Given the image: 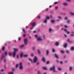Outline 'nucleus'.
Wrapping results in <instances>:
<instances>
[{"instance_id": "obj_39", "label": "nucleus", "mask_w": 74, "mask_h": 74, "mask_svg": "<svg viewBox=\"0 0 74 74\" xmlns=\"http://www.w3.org/2000/svg\"><path fill=\"white\" fill-rule=\"evenodd\" d=\"M21 37H20L18 38V40L19 41H20V40H21Z\"/></svg>"}, {"instance_id": "obj_49", "label": "nucleus", "mask_w": 74, "mask_h": 74, "mask_svg": "<svg viewBox=\"0 0 74 74\" xmlns=\"http://www.w3.org/2000/svg\"><path fill=\"white\" fill-rule=\"evenodd\" d=\"M35 37H38V36L36 35H35Z\"/></svg>"}, {"instance_id": "obj_60", "label": "nucleus", "mask_w": 74, "mask_h": 74, "mask_svg": "<svg viewBox=\"0 0 74 74\" xmlns=\"http://www.w3.org/2000/svg\"><path fill=\"white\" fill-rule=\"evenodd\" d=\"M49 63V61H47V62H46L47 64H48V63Z\"/></svg>"}, {"instance_id": "obj_12", "label": "nucleus", "mask_w": 74, "mask_h": 74, "mask_svg": "<svg viewBox=\"0 0 74 74\" xmlns=\"http://www.w3.org/2000/svg\"><path fill=\"white\" fill-rule=\"evenodd\" d=\"M14 52H17V51H18V49H15L14 48Z\"/></svg>"}, {"instance_id": "obj_32", "label": "nucleus", "mask_w": 74, "mask_h": 74, "mask_svg": "<svg viewBox=\"0 0 74 74\" xmlns=\"http://www.w3.org/2000/svg\"><path fill=\"white\" fill-rule=\"evenodd\" d=\"M72 67H70L69 68V70L70 71H71V70H72Z\"/></svg>"}, {"instance_id": "obj_55", "label": "nucleus", "mask_w": 74, "mask_h": 74, "mask_svg": "<svg viewBox=\"0 0 74 74\" xmlns=\"http://www.w3.org/2000/svg\"><path fill=\"white\" fill-rule=\"evenodd\" d=\"M56 21L57 22L58 21H59V19H58L56 20Z\"/></svg>"}, {"instance_id": "obj_2", "label": "nucleus", "mask_w": 74, "mask_h": 74, "mask_svg": "<svg viewBox=\"0 0 74 74\" xmlns=\"http://www.w3.org/2000/svg\"><path fill=\"white\" fill-rule=\"evenodd\" d=\"M19 66V69H20V70H22V69H23V66L22 65V62H20Z\"/></svg>"}, {"instance_id": "obj_44", "label": "nucleus", "mask_w": 74, "mask_h": 74, "mask_svg": "<svg viewBox=\"0 0 74 74\" xmlns=\"http://www.w3.org/2000/svg\"><path fill=\"white\" fill-rule=\"evenodd\" d=\"M58 8V7H55V10H57V9Z\"/></svg>"}, {"instance_id": "obj_24", "label": "nucleus", "mask_w": 74, "mask_h": 74, "mask_svg": "<svg viewBox=\"0 0 74 74\" xmlns=\"http://www.w3.org/2000/svg\"><path fill=\"white\" fill-rule=\"evenodd\" d=\"M55 56L56 58H57V59L58 58V56H57L56 54L55 55Z\"/></svg>"}, {"instance_id": "obj_57", "label": "nucleus", "mask_w": 74, "mask_h": 74, "mask_svg": "<svg viewBox=\"0 0 74 74\" xmlns=\"http://www.w3.org/2000/svg\"><path fill=\"white\" fill-rule=\"evenodd\" d=\"M43 38H44V39H45V35H43Z\"/></svg>"}, {"instance_id": "obj_16", "label": "nucleus", "mask_w": 74, "mask_h": 74, "mask_svg": "<svg viewBox=\"0 0 74 74\" xmlns=\"http://www.w3.org/2000/svg\"><path fill=\"white\" fill-rule=\"evenodd\" d=\"M71 51H73L74 50V47L72 46L71 47Z\"/></svg>"}, {"instance_id": "obj_11", "label": "nucleus", "mask_w": 74, "mask_h": 74, "mask_svg": "<svg viewBox=\"0 0 74 74\" xmlns=\"http://www.w3.org/2000/svg\"><path fill=\"white\" fill-rule=\"evenodd\" d=\"M63 5L64 6H66L67 5V3H63Z\"/></svg>"}, {"instance_id": "obj_10", "label": "nucleus", "mask_w": 74, "mask_h": 74, "mask_svg": "<svg viewBox=\"0 0 74 74\" xmlns=\"http://www.w3.org/2000/svg\"><path fill=\"white\" fill-rule=\"evenodd\" d=\"M55 45L56 46H58L59 45V42H56L55 43Z\"/></svg>"}, {"instance_id": "obj_62", "label": "nucleus", "mask_w": 74, "mask_h": 74, "mask_svg": "<svg viewBox=\"0 0 74 74\" xmlns=\"http://www.w3.org/2000/svg\"><path fill=\"white\" fill-rule=\"evenodd\" d=\"M52 7V5H50L49 7V8H51V7Z\"/></svg>"}, {"instance_id": "obj_13", "label": "nucleus", "mask_w": 74, "mask_h": 74, "mask_svg": "<svg viewBox=\"0 0 74 74\" xmlns=\"http://www.w3.org/2000/svg\"><path fill=\"white\" fill-rule=\"evenodd\" d=\"M42 61H43V62H45V58L44 57H43L42 58Z\"/></svg>"}, {"instance_id": "obj_59", "label": "nucleus", "mask_w": 74, "mask_h": 74, "mask_svg": "<svg viewBox=\"0 0 74 74\" xmlns=\"http://www.w3.org/2000/svg\"><path fill=\"white\" fill-rule=\"evenodd\" d=\"M33 32H34V33H36V31H34Z\"/></svg>"}, {"instance_id": "obj_54", "label": "nucleus", "mask_w": 74, "mask_h": 74, "mask_svg": "<svg viewBox=\"0 0 74 74\" xmlns=\"http://www.w3.org/2000/svg\"><path fill=\"white\" fill-rule=\"evenodd\" d=\"M25 34H23V36L24 37H25Z\"/></svg>"}, {"instance_id": "obj_26", "label": "nucleus", "mask_w": 74, "mask_h": 74, "mask_svg": "<svg viewBox=\"0 0 74 74\" xmlns=\"http://www.w3.org/2000/svg\"><path fill=\"white\" fill-rule=\"evenodd\" d=\"M55 21L54 20H51V22H52V23H54Z\"/></svg>"}, {"instance_id": "obj_56", "label": "nucleus", "mask_w": 74, "mask_h": 74, "mask_svg": "<svg viewBox=\"0 0 74 74\" xmlns=\"http://www.w3.org/2000/svg\"><path fill=\"white\" fill-rule=\"evenodd\" d=\"M8 42L9 44H11V42Z\"/></svg>"}, {"instance_id": "obj_58", "label": "nucleus", "mask_w": 74, "mask_h": 74, "mask_svg": "<svg viewBox=\"0 0 74 74\" xmlns=\"http://www.w3.org/2000/svg\"><path fill=\"white\" fill-rule=\"evenodd\" d=\"M60 64H62V63H63V62H62V61H60Z\"/></svg>"}, {"instance_id": "obj_21", "label": "nucleus", "mask_w": 74, "mask_h": 74, "mask_svg": "<svg viewBox=\"0 0 74 74\" xmlns=\"http://www.w3.org/2000/svg\"><path fill=\"white\" fill-rule=\"evenodd\" d=\"M44 22L45 23H47V19L45 20L44 21Z\"/></svg>"}, {"instance_id": "obj_28", "label": "nucleus", "mask_w": 74, "mask_h": 74, "mask_svg": "<svg viewBox=\"0 0 74 74\" xmlns=\"http://www.w3.org/2000/svg\"><path fill=\"white\" fill-rule=\"evenodd\" d=\"M60 52L62 53H64V52L63 50H60Z\"/></svg>"}, {"instance_id": "obj_22", "label": "nucleus", "mask_w": 74, "mask_h": 74, "mask_svg": "<svg viewBox=\"0 0 74 74\" xmlns=\"http://www.w3.org/2000/svg\"><path fill=\"white\" fill-rule=\"evenodd\" d=\"M8 74H13V72H9L8 73Z\"/></svg>"}, {"instance_id": "obj_41", "label": "nucleus", "mask_w": 74, "mask_h": 74, "mask_svg": "<svg viewBox=\"0 0 74 74\" xmlns=\"http://www.w3.org/2000/svg\"><path fill=\"white\" fill-rule=\"evenodd\" d=\"M31 56H33V55H33V53H32L31 54Z\"/></svg>"}, {"instance_id": "obj_43", "label": "nucleus", "mask_w": 74, "mask_h": 74, "mask_svg": "<svg viewBox=\"0 0 74 74\" xmlns=\"http://www.w3.org/2000/svg\"><path fill=\"white\" fill-rule=\"evenodd\" d=\"M58 70H60H60H61V69L60 68L58 67Z\"/></svg>"}, {"instance_id": "obj_34", "label": "nucleus", "mask_w": 74, "mask_h": 74, "mask_svg": "<svg viewBox=\"0 0 74 74\" xmlns=\"http://www.w3.org/2000/svg\"><path fill=\"white\" fill-rule=\"evenodd\" d=\"M37 74H40V71H38L37 72Z\"/></svg>"}, {"instance_id": "obj_9", "label": "nucleus", "mask_w": 74, "mask_h": 74, "mask_svg": "<svg viewBox=\"0 0 74 74\" xmlns=\"http://www.w3.org/2000/svg\"><path fill=\"white\" fill-rule=\"evenodd\" d=\"M69 14H71V15H72L73 16L74 15V13L73 12H69Z\"/></svg>"}, {"instance_id": "obj_37", "label": "nucleus", "mask_w": 74, "mask_h": 74, "mask_svg": "<svg viewBox=\"0 0 74 74\" xmlns=\"http://www.w3.org/2000/svg\"><path fill=\"white\" fill-rule=\"evenodd\" d=\"M52 51L53 52H55V51L54 49H52Z\"/></svg>"}, {"instance_id": "obj_50", "label": "nucleus", "mask_w": 74, "mask_h": 74, "mask_svg": "<svg viewBox=\"0 0 74 74\" xmlns=\"http://www.w3.org/2000/svg\"><path fill=\"white\" fill-rule=\"evenodd\" d=\"M74 35L73 34H71V35H70V36H73Z\"/></svg>"}, {"instance_id": "obj_20", "label": "nucleus", "mask_w": 74, "mask_h": 74, "mask_svg": "<svg viewBox=\"0 0 74 74\" xmlns=\"http://www.w3.org/2000/svg\"><path fill=\"white\" fill-rule=\"evenodd\" d=\"M23 47H24V44H22L20 45V48H23Z\"/></svg>"}, {"instance_id": "obj_17", "label": "nucleus", "mask_w": 74, "mask_h": 74, "mask_svg": "<svg viewBox=\"0 0 74 74\" xmlns=\"http://www.w3.org/2000/svg\"><path fill=\"white\" fill-rule=\"evenodd\" d=\"M20 56L21 58H22L23 56V53H21L20 54Z\"/></svg>"}, {"instance_id": "obj_18", "label": "nucleus", "mask_w": 74, "mask_h": 74, "mask_svg": "<svg viewBox=\"0 0 74 74\" xmlns=\"http://www.w3.org/2000/svg\"><path fill=\"white\" fill-rule=\"evenodd\" d=\"M49 53V51L47 50L46 51V55H48Z\"/></svg>"}, {"instance_id": "obj_35", "label": "nucleus", "mask_w": 74, "mask_h": 74, "mask_svg": "<svg viewBox=\"0 0 74 74\" xmlns=\"http://www.w3.org/2000/svg\"><path fill=\"white\" fill-rule=\"evenodd\" d=\"M4 54L5 55H7V52L5 51L4 52Z\"/></svg>"}, {"instance_id": "obj_46", "label": "nucleus", "mask_w": 74, "mask_h": 74, "mask_svg": "<svg viewBox=\"0 0 74 74\" xmlns=\"http://www.w3.org/2000/svg\"><path fill=\"white\" fill-rule=\"evenodd\" d=\"M67 19V17H65L64 19L65 20H66V19Z\"/></svg>"}, {"instance_id": "obj_64", "label": "nucleus", "mask_w": 74, "mask_h": 74, "mask_svg": "<svg viewBox=\"0 0 74 74\" xmlns=\"http://www.w3.org/2000/svg\"><path fill=\"white\" fill-rule=\"evenodd\" d=\"M12 71H14V69L13 68L12 69Z\"/></svg>"}, {"instance_id": "obj_15", "label": "nucleus", "mask_w": 74, "mask_h": 74, "mask_svg": "<svg viewBox=\"0 0 74 74\" xmlns=\"http://www.w3.org/2000/svg\"><path fill=\"white\" fill-rule=\"evenodd\" d=\"M63 47L64 48H66L67 47V43H65Z\"/></svg>"}, {"instance_id": "obj_1", "label": "nucleus", "mask_w": 74, "mask_h": 74, "mask_svg": "<svg viewBox=\"0 0 74 74\" xmlns=\"http://www.w3.org/2000/svg\"><path fill=\"white\" fill-rule=\"evenodd\" d=\"M50 70L51 71V70H53V72H54H54H56V71H55V67L54 66H53V67L50 68Z\"/></svg>"}, {"instance_id": "obj_31", "label": "nucleus", "mask_w": 74, "mask_h": 74, "mask_svg": "<svg viewBox=\"0 0 74 74\" xmlns=\"http://www.w3.org/2000/svg\"><path fill=\"white\" fill-rule=\"evenodd\" d=\"M52 30L51 28H49V32H51V31H52Z\"/></svg>"}, {"instance_id": "obj_8", "label": "nucleus", "mask_w": 74, "mask_h": 74, "mask_svg": "<svg viewBox=\"0 0 74 74\" xmlns=\"http://www.w3.org/2000/svg\"><path fill=\"white\" fill-rule=\"evenodd\" d=\"M3 58H5V56H4V54H2V56L1 57V60H3Z\"/></svg>"}, {"instance_id": "obj_42", "label": "nucleus", "mask_w": 74, "mask_h": 74, "mask_svg": "<svg viewBox=\"0 0 74 74\" xmlns=\"http://www.w3.org/2000/svg\"><path fill=\"white\" fill-rule=\"evenodd\" d=\"M54 4H58V2H55L54 3Z\"/></svg>"}, {"instance_id": "obj_7", "label": "nucleus", "mask_w": 74, "mask_h": 74, "mask_svg": "<svg viewBox=\"0 0 74 74\" xmlns=\"http://www.w3.org/2000/svg\"><path fill=\"white\" fill-rule=\"evenodd\" d=\"M66 41L69 43H71L72 42V41L71 40L70 41V39H68L66 40Z\"/></svg>"}, {"instance_id": "obj_40", "label": "nucleus", "mask_w": 74, "mask_h": 74, "mask_svg": "<svg viewBox=\"0 0 74 74\" xmlns=\"http://www.w3.org/2000/svg\"><path fill=\"white\" fill-rule=\"evenodd\" d=\"M6 62V59H4L3 60V62Z\"/></svg>"}, {"instance_id": "obj_52", "label": "nucleus", "mask_w": 74, "mask_h": 74, "mask_svg": "<svg viewBox=\"0 0 74 74\" xmlns=\"http://www.w3.org/2000/svg\"><path fill=\"white\" fill-rule=\"evenodd\" d=\"M39 64V62H37L36 63V65H38V64Z\"/></svg>"}, {"instance_id": "obj_25", "label": "nucleus", "mask_w": 74, "mask_h": 74, "mask_svg": "<svg viewBox=\"0 0 74 74\" xmlns=\"http://www.w3.org/2000/svg\"><path fill=\"white\" fill-rule=\"evenodd\" d=\"M8 54L9 56H11V55H12V53L11 52H9Z\"/></svg>"}, {"instance_id": "obj_27", "label": "nucleus", "mask_w": 74, "mask_h": 74, "mask_svg": "<svg viewBox=\"0 0 74 74\" xmlns=\"http://www.w3.org/2000/svg\"><path fill=\"white\" fill-rule=\"evenodd\" d=\"M37 51L39 54H40V50H39V49L37 50Z\"/></svg>"}, {"instance_id": "obj_3", "label": "nucleus", "mask_w": 74, "mask_h": 74, "mask_svg": "<svg viewBox=\"0 0 74 74\" xmlns=\"http://www.w3.org/2000/svg\"><path fill=\"white\" fill-rule=\"evenodd\" d=\"M24 44L25 45H27V39H24Z\"/></svg>"}, {"instance_id": "obj_5", "label": "nucleus", "mask_w": 74, "mask_h": 74, "mask_svg": "<svg viewBox=\"0 0 74 74\" xmlns=\"http://www.w3.org/2000/svg\"><path fill=\"white\" fill-rule=\"evenodd\" d=\"M37 40L38 41H42V39L41 38L40 36H39L38 38H37Z\"/></svg>"}, {"instance_id": "obj_33", "label": "nucleus", "mask_w": 74, "mask_h": 74, "mask_svg": "<svg viewBox=\"0 0 74 74\" xmlns=\"http://www.w3.org/2000/svg\"><path fill=\"white\" fill-rule=\"evenodd\" d=\"M28 59L29 61H30L31 62H32V63H33V61H32V59H31L30 58H29Z\"/></svg>"}, {"instance_id": "obj_30", "label": "nucleus", "mask_w": 74, "mask_h": 74, "mask_svg": "<svg viewBox=\"0 0 74 74\" xmlns=\"http://www.w3.org/2000/svg\"><path fill=\"white\" fill-rule=\"evenodd\" d=\"M42 69H43V70H45L47 68L46 67H42Z\"/></svg>"}, {"instance_id": "obj_14", "label": "nucleus", "mask_w": 74, "mask_h": 74, "mask_svg": "<svg viewBox=\"0 0 74 74\" xmlns=\"http://www.w3.org/2000/svg\"><path fill=\"white\" fill-rule=\"evenodd\" d=\"M35 25H36V23L33 22V23H32V27L34 26Z\"/></svg>"}, {"instance_id": "obj_23", "label": "nucleus", "mask_w": 74, "mask_h": 74, "mask_svg": "<svg viewBox=\"0 0 74 74\" xmlns=\"http://www.w3.org/2000/svg\"><path fill=\"white\" fill-rule=\"evenodd\" d=\"M27 56V54H25L23 55V57H26Z\"/></svg>"}, {"instance_id": "obj_38", "label": "nucleus", "mask_w": 74, "mask_h": 74, "mask_svg": "<svg viewBox=\"0 0 74 74\" xmlns=\"http://www.w3.org/2000/svg\"><path fill=\"white\" fill-rule=\"evenodd\" d=\"M18 67V64H16V68H17V67Z\"/></svg>"}, {"instance_id": "obj_53", "label": "nucleus", "mask_w": 74, "mask_h": 74, "mask_svg": "<svg viewBox=\"0 0 74 74\" xmlns=\"http://www.w3.org/2000/svg\"><path fill=\"white\" fill-rule=\"evenodd\" d=\"M70 33V32L69 31L67 32V34H69Z\"/></svg>"}, {"instance_id": "obj_36", "label": "nucleus", "mask_w": 74, "mask_h": 74, "mask_svg": "<svg viewBox=\"0 0 74 74\" xmlns=\"http://www.w3.org/2000/svg\"><path fill=\"white\" fill-rule=\"evenodd\" d=\"M23 32H24V33H26V32H25V29H23Z\"/></svg>"}, {"instance_id": "obj_4", "label": "nucleus", "mask_w": 74, "mask_h": 74, "mask_svg": "<svg viewBox=\"0 0 74 74\" xmlns=\"http://www.w3.org/2000/svg\"><path fill=\"white\" fill-rule=\"evenodd\" d=\"M37 58L36 56H35L33 60V62L34 63H36L37 62Z\"/></svg>"}, {"instance_id": "obj_45", "label": "nucleus", "mask_w": 74, "mask_h": 74, "mask_svg": "<svg viewBox=\"0 0 74 74\" xmlns=\"http://www.w3.org/2000/svg\"><path fill=\"white\" fill-rule=\"evenodd\" d=\"M64 30L65 32H67V30L66 29H64Z\"/></svg>"}, {"instance_id": "obj_63", "label": "nucleus", "mask_w": 74, "mask_h": 74, "mask_svg": "<svg viewBox=\"0 0 74 74\" xmlns=\"http://www.w3.org/2000/svg\"><path fill=\"white\" fill-rule=\"evenodd\" d=\"M71 33H72V34H74V32H72Z\"/></svg>"}, {"instance_id": "obj_29", "label": "nucleus", "mask_w": 74, "mask_h": 74, "mask_svg": "<svg viewBox=\"0 0 74 74\" xmlns=\"http://www.w3.org/2000/svg\"><path fill=\"white\" fill-rule=\"evenodd\" d=\"M46 19H49V17L47 16L46 17Z\"/></svg>"}, {"instance_id": "obj_47", "label": "nucleus", "mask_w": 74, "mask_h": 74, "mask_svg": "<svg viewBox=\"0 0 74 74\" xmlns=\"http://www.w3.org/2000/svg\"><path fill=\"white\" fill-rule=\"evenodd\" d=\"M17 58H18H18H19V55H17Z\"/></svg>"}, {"instance_id": "obj_51", "label": "nucleus", "mask_w": 74, "mask_h": 74, "mask_svg": "<svg viewBox=\"0 0 74 74\" xmlns=\"http://www.w3.org/2000/svg\"><path fill=\"white\" fill-rule=\"evenodd\" d=\"M66 53H69V51H66Z\"/></svg>"}, {"instance_id": "obj_48", "label": "nucleus", "mask_w": 74, "mask_h": 74, "mask_svg": "<svg viewBox=\"0 0 74 74\" xmlns=\"http://www.w3.org/2000/svg\"><path fill=\"white\" fill-rule=\"evenodd\" d=\"M58 18L59 19H61V18H62V17H60V16H58Z\"/></svg>"}, {"instance_id": "obj_19", "label": "nucleus", "mask_w": 74, "mask_h": 74, "mask_svg": "<svg viewBox=\"0 0 74 74\" xmlns=\"http://www.w3.org/2000/svg\"><path fill=\"white\" fill-rule=\"evenodd\" d=\"M4 49H5V47L4 46H3L2 48V51H4Z\"/></svg>"}, {"instance_id": "obj_61", "label": "nucleus", "mask_w": 74, "mask_h": 74, "mask_svg": "<svg viewBox=\"0 0 74 74\" xmlns=\"http://www.w3.org/2000/svg\"><path fill=\"white\" fill-rule=\"evenodd\" d=\"M64 27H65V28L67 27V26L66 25H64Z\"/></svg>"}, {"instance_id": "obj_6", "label": "nucleus", "mask_w": 74, "mask_h": 74, "mask_svg": "<svg viewBox=\"0 0 74 74\" xmlns=\"http://www.w3.org/2000/svg\"><path fill=\"white\" fill-rule=\"evenodd\" d=\"M15 55H16V52H15V51H13L12 53V55L13 58H14V57L15 56Z\"/></svg>"}]
</instances>
